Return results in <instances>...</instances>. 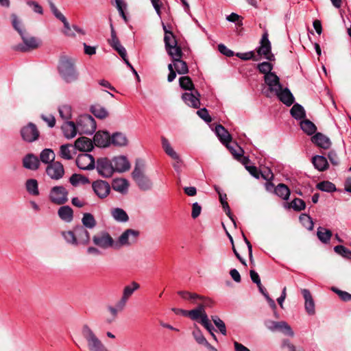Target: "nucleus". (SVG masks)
<instances>
[{
  "mask_svg": "<svg viewBox=\"0 0 351 351\" xmlns=\"http://www.w3.org/2000/svg\"><path fill=\"white\" fill-rule=\"evenodd\" d=\"M145 163L141 159H136L134 169L132 173V178L138 186L143 191L151 189L152 182L144 173Z\"/></svg>",
  "mask_w": 351,
  "mask_h": 351,
  "instance_id": "obj_1",
  "label": "nucleus"
},
{
  "mask_svg": "<svg viewBox=\"0 0 351 351\" xmlns=\"http://www.w3.org/2000/svg\"><path fill=\"white\" fill-rule=\"evenodd\" d=\"M211 303L212 302L210 300L204 301V304L198 305L197 308L188 311L187 315L192 320L197 321L199 319V322L207 330L214 329L205 311V307L209 306Z\"/></svg>",
  "mask_w": 351,
  "mask_h": 351,
  "instance_id": "obj_2",
  "label": "nucleus"
},
{
  "mask_svg": "<svg viewBox=\"0 0 351 351\" xmlns=\"http://www.w3.org/2000/svg\"><path fill=\"white\" fill-rule=\"evenodd\" d=\"M58 71L61 77L66 82H72L77 79V73L75 69L74 60L68 58H62L60 60Z\"/></svg>",
  "mask_w": 351,
  "mask_h": 351,
  "instance_id": "obj_3",
  "label": "nucleus"
},
{
  "mask_svg": "<svg viewBox=\"0 0 351 351\" xmlns=\"http://www.w3.org/2000/svg\"><path fill=\"white\" fill-rule=\"evenodd\" d=\"M82 333L90 351H109L88 325L82 327Z\"/></svg>",
  "mask_w": 351,
  "mask_h": 351,
  "instance_id": "obj_4",
  "label": "nucleus"
},
{
  "mask_svg": "<svg viewBox=\"0 0 351 351\" xmlns=\"http://www.w3.org/2000/svg\"><path fill=\"white\" fill-rule=\"evenodd\" d=\"M96 128L94 118L89 114L80 115L77 120V128L80 134H92L95 132Z\"/></svg>",
  "mask_w": 351,
  "mask_h": 351,
  "instance_id": "obj_5",
  "label": "nucleus"
},
{
  "mask_svg": "<svg viewBox=\"0 0 351 351\" xmlns=\"http://www.w3.org/2000/svg\"><path fill=\"white\" fill-rule=\"evenodd\" d=\"M139 236V232L133 229L125 230L115 241V249L123 246H130L135 243Z\"/></svg>",
  "mask_w": 351,
  "mask_h": 351,
  "instance_id": "obj_6",
  "label": "nucleus"
},
{
  "mask_svg": "<svg viewBox=\"0 0 351 351\" xmlns=\"http://www.w3.org/2000/svg\"><path fill=\"white\" fill-rule=\"evenodd\" d=\"M68 193V191L63 186H56L50 190L49 199L57 205H62L67 202Z\"/></svg>",
  "mask_w": 351,
  "mask_h": 351,
  "instance_id": "obj_7",
  "label": "nucleus"
},
{
  "mask_svg": "<svg viewBox=\"0 0 351 351\" xmlns=\"http://www.w3.org/2000/svg\"><path fill=\"white\" fill-rule=\"evenodd\" d=\"M271 45L268 38L267 32H265L260 41V46L256 49L257 53L269 61L275 60L274 55L271 53Z\"/></svg>",
  "mask_w": 351,
  "mask_h": 351,
  "instance_id": "obj_8",
  "label": "nucleus"
},
{
  "mask_svg": "<svg viewBox=\"0 0 351 351\" xmlns=\"http://www.w3.org/2000/svg\"><path fill=\"white\" fill-rule=\"evenodd\" d=\"M265 84L268 86V90L265 92V95L267 97H271L276 93L282 87L280 83L279 77L276 73H269L264 76Z\"/></svg>",
  "mask_w": 351,
  "mask_h": 351,
  "instance_id": "obj_9",
  "label": "nucleus"
},
{
  "mask_svg": "<svg viewBox=\"0 0 351 351\" xmlns=\"http://www.w3.org/2000/svg\"><path fill=\"white\" fill-rule=\"evenodd\" d=\"M93 243L102 248L108 249L113 247L115 249V241L107 232H101L93 237Z\"/></svg>",
  "mask_w": 351,
  "mask_h": 351,
  "instance_id": "obj_10",
  "label": "nucleus"
},
{
  "mask_svg": "<svg viewBox=\"0 0 351 351\" xmlns=\"http://www.w3.org/2000/svg\"><path fill=\"white\" fill-rule=\"evenodd\" d=\"M21 135L23 141L32 143L38 139L40 132L35 124L29 123L21 129Z\"/></svg>",
  "mask_w": 351,
  "mask_h": 351,
  "instance_id": "obj_11",
  "label": "nucleus"
},
{
  "mask_svg": "<svg viewBox=\"0 0 351 351\" xmlns=\"http://www.w3.org/2000/svg\"><path fill=\"white\" fill-rule=\"evenodd\" d=\"M96 169L98 173L104 178H110L114 172L113 165L107 158H98Z\"/></svg>",
  "mask_w": 351,
  "mask_h": 351,
  "instance_id": "obj_12",
  "label": "nucleus"
},
{
  "mask_svg": "<svg viewBox=\"0 0 351 351\" xmlns=\"http://www.w3.org/2000/svg\"><path fill=\"white\" fill-rule=\"evenodd\" d=\"M23 45L17 46V49L21 51H27L37 49L40 45V41L34 36H29L27 32L21 36Z\"/></svg>",
  "mask_w": 351,
  "mask_h": 351,
  "instance_id": "obj_13",
  "label": "nucleus"
},
{
  "mask_svg": "<svg viewBox=\"0 0 351 351\" xmlns=\"http://www.w3.org/2000/svg\"><path fill=\"white\" fill-rule=\"evenodd\" d=\"M47 175L52 180H58L64 175L63 165L59 161H54L47 165L46 168Z\"/></svg>",
  "mask_w": 351,
  "mask_h": 351,
  "instance_id": "obj_14",
  "label": "nucleus"
},
{
  "mask_svg": "<svg viewBox=\"0 0 351 351\" xmlns=\"http://www.w3.org/2000/svg\"><path fill=\"white\" fill-rule=\"evenodd\" d=\"M75 163L82 170H92L95 167V161L90 154L84 153L77 156Z\"/></svg>",
  "mask_w": 351,
  "mask_h": 351,
  "instance_id": "obj_15",
  "label": "nucleus"
},
{
  "mask_svg": "<svg viewBox=\"0 0 351 351\" xmlns=\"http://www.w3.org/2000/svg\"><path fill=\"white\" fill-rule=\"evenodd\" d=\"M92 188L95 195L100 199L106 198L110 192V184L101 180L94 181L92 183Z\"/></svg>",
  "mask_w": 351,
  "mask_h": 351,
  "instance_id": "obj_16",
  "label": "nucleus"
},
{
  "mask_svg": "<svg viewBox=\"0 0 351 351\" xmlns=\"http://www.w3.org/2000/svg\"><path fill=\"white\" fill-rule=\"evenodd\" d=\"M200 94L197 90H194L191 93H184L182 95V99L184 103L193 108H199L200 106Z\"/></svg>",
  "mask_w": 351,
  "mask_h": 351,
  "instance_id": "obj_17",
  "label": "nucleus"
},
{
  "mask_svg": "<svg viewBox=\"0 0 351 351\" xmlns=\"http://www.w3.org/2000/svg\"><path fill=\"white\" fill-rule=\"evenodd\" d=\"M267 327L271 331L279 330L290 337L294 335L291 326L285 322L269 321L267 323Z\"/></svg>",
  "mask_w": 351,
  "mask_h": 351,
  "instance_id": "obj_18",
  "label": "nucleus"
},
{
  "mask_svg": "<svg viewBox=\"0 0 351 351\" xmlns=\"http://www.w3.org/2000/svg\"><path fill=\"white\" fill-rule=\"evenodd\" d=\"M93 141L96 146L106 147L111 143V137L108 132L99 131L95 134Z\"/></svg>",
  "mask_w": 351,
  "mask_h": 351,
  "instance_id": "obj_19",
  "label": "nucleus"
},
{
  "mask_svg": "<svg viewBox=\"0 0 351 351\" xmlns=\"http://www.w3.org/2000/svg\"><path fill=\"white\" fill-rule=\"evenodd\" d=\"M74 146L75 149H78L80 152H90L93 148V142L91 139L87 137H80L78 138L74 143Z\"/></svg>",
  "mask_w": 351,
  "mask_h": 351,
  "instance_id": "obj_20",
  "label": "nucleus"
},
{
  "mask_svg": "<svg viewBox=\"0 0 351 351\" xmlns=\"http://www.w3.org/2000/svg\"><path fill=\"white\" fill-rule=\"evenodd\" d=\"M113 167L114 171L124 172L128 171L130 167V164L127 158L123 156L114 157L113 158Z\"/></svg>",
  "mask_w": 351,
  "mask_h": 351,
  "instance_id": "obj_21",
  "label": "nucleus"
},
{
  "mask_svg": "<svg viewBox=\"0 0 351 351\" xmlns=\"http://www.w3.org/2000/svg\"><path fill=\"white\" fill-rule=\"evenodd\" d=\"M274 95L278 97L280 101L287 106H291L294 102V97L287 88H282V87L280 90Z\"/></svg>",
  "mask_w": 351,
  "mask_h": 351,
  "instance_id": "obj_22",
  "label": "nucleus"
},
{
  "mask_svg": "<svg viewBox=\"0 0 351 351\" xmlns=\"http://www.w3.org/2000/svg\"><path fill=\"white\" fill-rule=\"evenodd\" d=\"M139 288V284L136 282H132L130 285L125 286L123 290L121 298L119 300L121 303L126 306L129 298L132 295L134 292L138 290Z\"/></svg>",
  "mask_w": 351,
  "mask_h": 351,
  "instance_id": "obj_23",
  "label": "nucleus"
},
{
  "mask_svg": "<svg viewBox=\"0 0 351 351\" xmlns=\"http://www.w3.org/2000/svg\"><path fill=\"white\" fill-rule=\"evenodd\" d=\"M301 291H302L303 297L305 300L304 306H305L306 311L309 315H314L315 314V303H314V300L313 299L311 292L306 289H302Z\"/></svg>",
  "mask_w": 351,
  "mask_h": 351,
  "instance_id": "obj_24",
  "label": "nucleus"
},
{
  "mask_svg": "<svg viewBox=\"0 0 351 351\" xmlns=\"http://www.w3.org/2000/svg\"><path fill=\"white\" fill-rule=\"evenodd\" d=\"M77 245H86L90 241V234L84 226H77L75 228Z\"/></svg>",
  "mask_w": 351,
  "mask_h": 351,
  "instance_id": "obj_25",
  "label": "nucleus"
},
{
  "mask_svg": "<svg viewBox=\"0 0 351 351\" xmlns=\"http://www.w3.org/2000/svg\"><path fill=\"white\" fill-rule=\"evenodd\" d=\"M61 128L64 136L69 139L75 137L78 132L77 125L73 121L64 122Z\"/></svg>",
  "mask_w": 351,
  "mask_h": 351,
  "instance_id": "obj_26",
  "label": "nucleus"
},
{
  "mask_svg": "<svg viewBox=\"0 0 351 351\" xmlns=\"http://www.w3.org/2000/svg\"><path fill=\"white\" fill-rule=\"evenodd\" d=\"M311 141L318 147L325 149H328L331 145L330 139L326 136L319 132L316 133L313 136Z\"/></svg>",
  "mask_w": 351,
  "mask_h": 351,
  "instance_id": "obj_27",
  "label": "nucleus"
},
{
  "mask_svg": "<svg viewBox=\"0 0 351 351\" xmlns=\"http://www.w3.org/2000/svg\"><path fill=\"white\" fill-rule=\"evenodd\" d=\"M23 163L25 168L31 170H36L40 165V161L38 157L32 154H27L23 158Z\"/></svg>",
  "mask_w": 351,
  "mask_h": 351,
  "instance_id": "obj_28",
  "label": "nucleus"
},
{
  "mask_svg": "<svg viewBox=\"0 0 351 351\" xmlns=\"http://www.w3.org/2000/svg\"><path fill=\"white\" fill-rule=\"evenodd\" d=\"M215 133L223 144L231 143L232 136L223 125H217L215 127Z\"/></svg>",
  "mask_w": 351,
  "mask_h": 351,
  "instance_id": "obj_29",
  "label": "nucleus"
},
{
  "mask_svg": "<svg viewBox=\"0 0 351 351\" xmlns=\"http://www.w3.org/2000/svg\"><path fill=\"white\" fill-rule=\"evenodd\" d=\"M59 217L64 221L69 223L73 219V209L69 206H63L59 208L58 210Z\"/></svg>",
  "mask_w": 351,
  "mask_h": 351,
  "instance_id": "obj_30",
  "label": "nucleus"
},
{
  "mask_svg": "<svg viewBox=\"0 0 351 351\" xmlns=\"http://www.w3.org/2000/svg\"><path fill=\"white\" fill-rule=\"evenodd\" d=\"M162 146L165 152L173 160H180L179 154L171 147L169 141L164 136L161 137Z\"/></svg>",
  "mask_w": 351,
  "mask_h": 351,
  "instance_id": "obj_31",
  "label": "nucleus"
},
{
  "mask_svg": "<svg viewBox=\"0 0 351 351\" xmlns=\"http://www.w3.org/2000/svg\"><path fill=\"white\" fill-rule=\"evenodd\" d=\"M112 189L117 192L125 193L128 191L129 183L123 178H117L112 181Z\"/></svg>",
  "mask_w": 351,
  "mask_h": 351,
  "instance_id": "obj_32",
  "label": "nucleus"
},
{
  "mask_svg": "<svg viewBox=\"0 0 351 351\" xmlns=\"http://www.w3.org/2000/svg\"><path fill=\"white\" fill-rule=\"evenodd\" d=\"M111 215L113 219L119 222H127L129 220V217L126 212L120 208H115L111 210Z\"/></svg>",
  "mask_w": 351,
  "mask_h": 351,
  "instance_id": "obj_33",
  "label": "nucleus"
},
{
  "mask_svg": "<svg viewBox=\"0 0 351 351\" xmlns=\"http://www.w3.org/2000/svg\"><path fill=\"white\" fill-rule=\"evenodd\" d=\"M312 162L317 170L320 171H325L328 166L327 160L322 156H315L312 158Z\"/></svg>",
  "mask_w": 351,
  "mask_h": 351,
  "instance_id": "obj_34",
  "label": "nucleus"
},
{
  "mask_svg": "<svg viewBox=\"0 0 351 351\" xmlns=\"http://www.w3.org/2000/svg\"><path fill=\"white\" fill-rule=\"evenodd\" d=\"M317 236L320 241L328 243L332 236V233L330 230L319 226L317 228Z\"/></svg>",
  "mask_w": 351,
  "mask_h": 351,
  "instance_id": "obj_35",
  "label": "nucleus"
},
{
  "mask_svg": "<svg viewBox=\"0 0 351 351\" xmlns=\"http://www.w3.org/2000/svg\"><path fill=\"white\" fill-rule=\"evenodd\" d=\"M55 157V153L51 149H45L41 152L40 154V160L43 163L48 165L54 162Z\"/></svg>",
  "mask_w": 351,
  "mask_h": 351,
  "instance_id": "obj_36",
  "label": "nucleus"
},
{
  "mask_svg": "<svg viewBox=\"0 0 351 351\" xmlns=\"http://www.w3.org/2000/svg\"><path fill=\"white\" fill-rule=\"evenodd\" d=\"M111 143L116 146H125L128 144V139L123 133L116 132L111 136Z\"/></svg>",
  "mask_w": 351,
  "mask_h": 351,
  "instance_id": "obj_37",
  "label": "nucleus"
},
{
  "mask_svg": "<svg viewBox=\"0 0 351 351\" xmlns=\"http://www.w3.org/2000/svg\"><path fill=\"white\" fill-rule=\"evenodd\" d=\"M168 55L171 56L172 61H178L179 59H181L182 57V51L181 48L178 45V43L176 45H173L166 49Z\"/></svg>",
  "mask_w": 351,
  "mask_h": 351,
  "instance_id": "obj_38",
  "label": "nucleus"
},
{
  "mask_svg": "<svg viewBox=\"0 0 351 351\" xmlns=\"http://www.w3.org/2000/svg\"><path fill=\"white\" fill-rule=\"evenodd\" d=\"M290 113L291 116L297 120H300L306 117L304 108L298 104H295L293 106L290 110Z\"/></svg>",
  "mask_w": 351,
  "mask_h": 351,
  "instance_id": "obj_39",
  "label": "nucleus"
},
{
  "mask_svg": "<svg viewBox=\"0 0 351 351\" xmlns=\"http://www.w3.org/2000/svg\"><path fill=\"white\" fill-rule=\"evenodd\" d=\"M91 112L99 119L106 118L108 112L107 110L100 104H95L90 107Z\"/></svg>",
  "mask_w": 351,
  "mask_h": 351,
  "instance_id": "obj_40",
  "label": "nucleus"
},
{
  "mask_svg": "<svg viewBox=\"0 0 351 351\" xmlns=\"http://www.w3.org/2000/svg\"><path fill=\"white\" fill-rule=\"evenodd\" d=\"M274 192L278 197L285 200L288 199L290 195L289 189L284 184H279L274 189Z\"/></svg>",
  "mask_w": 351,
  "mask_h": 351,
  "instance_id": "obj_41",
  "label": "nucleus"
},
{
  "mask_svg": "<svg viewBox=\"0 0 351 351\" xmlns=\"http://www.w3.org/2000/svg\"><path fill=\"white\" fill-rule=\"evenodd\" d=\"M300 128L308 135L313 134L317 130L315 125L308 119L301 121Z\"/></svg>",
  "mask_w": 351,
  "mask_h": 351,
  "instance_id": "obj_42",
  "label": "nucleus"
},
{
  "mask_svg": "<svg viewBox=\"0 0 351 351\" xmlns=\"http://www.w3.org/2000/svg\"><path fill=\"white\" fill-rule=\"evenodd\" d=\"M69 182L73 186H75L80 184H86L90 183V180L87 177L77 173H74L70 177Z\"/></svg>",
  "mask_w": 351,
  "mask_h": 351,
  "instance_id": "obj_43",
  "label": "nucleus"
},
{
  "mask_svg": "<svg viewBox=\"0 0 351 351\" xmlns=\"http://www.w3.org/2000/svg\"><path fill=\"white\" fill-rule=\"evenodd\" d=\"M225 145L236 159H239L243 156L244 153L243 149L236 143H234L233 144L229 143Z\"/></svg>",
  "mask_w": 351,
  "mask_h": 351,
  "instance_id": "obj_44",
  "label": "nucleus"
},
{
  "mask_svg": "<svg viewBox=\"0 0 351 351\" xmlns=\"http://www.w3.org/2000/svg\"><path fill=\"white\" fill-rule=\"evenodd\" d=\"M193 337L198 344L204 346L208 341L206 339L204 336L203 335L200 329L197 327V326L195 324L193 326V330L192 332Z\"/></svg>",
  "mask_w": 351,
  "mask_h": 351,
  "instance_id": "obj_45",
  "label": "nucleus"
},
{
  "mask_svg": "<svg viewBox=\"0 0 351 351\" xmlns=\"http://www.w3.org/2000/svg\"><path fill=\"white\" fill-rule=\"evenodd\" d=\"M174 68L179 75H184L189 73V68L186 62L179 59L178 61H173Z\"/></svg>",
  "mask_w": 351,
  "mask_h": 351,
  "instance_id": "obj_46",
  "label": "nucleus"
},
{
  "mask_svg": "<svg viewBox=\"0 0 351 351\" xmlns=\"http://www.w3.org/2000/svg\"><path fill=\"white\" fill-rule=\"evenodd\" d=\"M12 19V24L14 27V29L17 31V32L21 36L23 34H24L26 31L23 28V23L21 19H19V17L15 14H12L11 15Z\"/></svg>",
  "mask_w": 351,
  "mask_h": 351,
  "instance_id": "obj_47",
  "label": "nucleus"
},
{
  "mask_svg": "<svg viewBox=\"0 0 351 351\" xmlns=\"http://www.w3.org/2000/svg\"><path fill=\"white\" fill-rule=\"evenodd\" d=\"M26 189L29 193L33 195H38L39 191L38 187V182L35 179H29L26 182Z\"/></svg>",
  "mask_w": 351,
  "mask_h": 351,
  "instance_id": "obj_48",
  "label": "nucleus"
},
{
  "mask_svg": "<svg viewBox=\"0 0 351 351\" xmlns=\"http://www.w3.org/2000/svg\"><path fill=\"white\" fill-rule=\"evenodd\" d=\"M178 293L184 300H188L191 301L192 302H195V300L199 299L204 301H207L208 300H205L202 296L195 293H191L188 291H180L178 292Z\"/></svg>",
  "mask_w": 351,
  "mask_h": 351,
  "instance_id": "obj_49",
  "label": "nucleus"
},
{
  "mask_svg": "<svg viewBox=\"0 0 351 351\" xmlns=\"http://www.w3.org/2000/svg\"><path fill=\"white\" fill-rule=\"evenodd\" d=\"M317 189L324 192L331 193L337 190L335 185L330 181H322L317 184Z\"/></svg>",
  "mask_w": 351,
  "mask_h": 351,
  "instance_id": "obj_50",
  "label": "nucleus"
},
{
  "mask_svg": "<svg viewBox=\"0 0 351 351\" xmlns=\"http://www.w3.org/2000/svg\"><path fill=\"white\" fill-rule=\"evenodd\" d=\"M58 112L60 117L64 120H66L68 121L71 118L72 110L69 105L65 104L60 106Z\"/></svg>",
  "mask_w": 351,
  "mask_h": 351,
  "instance_id": "obj_51",
  "label": "nucleus"
},
{
  "mask_svg": "<svg viewBox=\"0 0 351 351\" xmlns=\"http://www.w3.org/2000/svg\"><path fill=\"white\" fill-rule=\"evenodd\" d=\"M179 84L182 89L187 90H194V84L189 76L180 77Z\"/></svg>",
  "mask_w": 351,
  "mask_h": 351,
  "instance_id": "obj_52",
  "label": "nucleus"
},
{
  "mask_svg": "<svg viewBox=\"0 0 351 351\" xmlns=\"http://www.w3.org/2000/svg\"><path fill=\"white\" fill-rule=\"evenodd\" d=\"M84 226L88 228H93L96 226V221L93 215L90 213H84L82 219Z\"/></svg>",
  "mask_w": 351,
  "mask_h": 351,
  "instance_id": "obj_53",
  "label": "nucleus"
},
{
  "mask_svg": "<svg viewBox=\"0 0 351 351\" xmlns=\"http://www.w3.org/2000/svg\"><path fill=\"white\" fill-rule=\"evenodd\" d=\"M71 145L69 144L62 145L60 147V156L64 160H71L73 158Z\"/></svg>",
  "mask_w": 351,
  "mask_h": 351,
  "instance_id": "obj_54",
  "label": "nucleus"
},
{
  "mask_svg": "<svg viewBox=\"0 0 351 351\" xmlns=\"http://www.w3.org/2000/svg\"><path fill=\"white\" fill-rule=\"evenodd\" d=\"M300 221L307 230H313L314 223L313 221V219L309 215L306 214H302L300 216Z\"/></svg>",
  "mask_w": 351,
  "mask_h": 351,
  "instance_id": "obj_55",
  "label": "nucleus"
},
{
  "mask_svg": "<svg viewBox=\"0 0 351 351\" xmlns=\"http://www.w3.org/2000/svg\"><path fill=\"white\" fill-rule=\"evenodd\" d=\"M165 49L176 45L178 43L173 32H166L164 36Z\"/></svg>",
  "mask_w": 351,
  "mask_h": 351,
  "instance_id": "obj_56",
  "label": "nucleus"
},
{
  "mask_svg": "<svg viewBox=\"0 0 351 351\" xmlns=\"http://www.w3.org/2000/svg\"><path fill=\"white\" fill-rule=\"evenodd\" d=\"M258 69L261 73L267 75L269 73H274L271 72L273 69V65L268 62H263L258 64Z\"/></svg>",
  "mask_w": 351,
  "mask_h": 351,
  "instance_id": "obj_57",
  "label": "nucleus"
},
{
  "mask_svg": "<svg viewBox=\"0 0 351 351\" xmlns=\"http://www.w3.org/2000/svg\"><path fill=\"white\" fill-rule=\"evenodd\" d=\"M110 29H111V38L108 40V42H109V44L110 45V46L114 49L121 46V45L119 42V38H117V36L116 35L115 30L112 24L110 25Z\"/></svg>",
  "mask_w": 351,
  "mask_h": 351,
  "instance_id": "obj_58",
  "label": "nucleus"
},
{
  "mask_svg": "<svg viewBox=\"0 0 351 351\" xmlns=\"http://www.w3.org/2000/svg\"><path fill=\"white\" fill-rule=\"evenodd\" d=\"M62 236L64 237V239L66 241L67 243L75 245H77V241L75 230L63 232Z\"/></svg>",
  "mask_w": 351,
  "mask_h": 351,
  "instance_id": "obj_59",
  "label": "nucleus"
},
{
  "mask_svg": "<svg viewBox=\"0 0 351 351\" xmlns=\"http://www.w3.org/2000/svg\"><path fill=\"white\" fill-rule=\"evenodd\" d=\"M334 250L338 254H340L343 257L351 259V251L345 247L343 245H337L334 247Z\"/></svg>",
  "mask_w": 351,
  "mask_h": 351,
  "instance_id": "obj_60",
  "label": "nucleus"
},
{
  "mask_svg": "<svg viewBox=\"0 0 351 351\" xmlns=\"http://www.w3.org/2000/svg\"><path fill=\"white\" fill-rule=\"evenodd\" d=\"M125 307V305L121 303V302L119 300L116 304L114 306H110L108 307V309L110 314L114 317H116L118 313L122 311Z\"/></svg>",
  "mask_w": 351,
  "mask_h": 351,
  "instance_id": "obj_61",
  "label": "nucleus"
},
{
  "mask_svg": "<svg viewBox=\"0 0 351 351\" xmlns=\"http://www.w3.org/2000/svg\"><path fill=\"white\" fill-rule=\"evenodd\" d=\"M212 320L215 325L219 328L220 332L226 335V328L225 323L217 316H212Z\"/></svg>",
  "mask_w": 351,
  "mask_h": 351,
  "instance_id": "obj_62",
  "label": "nucleus"
},
{
  "mask_svg": "<svg viewBox=\"0 0 351 351\" xmlns=\"http://www.w3.org/2000/svg\"><path fill=\"white\" fill-rule=\"evenodd\" d=\"M291 206L293 208V210L296 211H301L302 210H304L306 208V204L305 202L300 199V198H295L291 202Z\"/></svg>",
  "mask_w": 351,
  "mask_h": 351,
  "instance_id": "obj_63",
  "label": "nucleus"
},
{
  "mask_svg": "<svg viewBox=\"0 0 351 351\" xmlns=\"http://www.w3.org/2000/svg\"><path fill=\"white\" fill-rule=\"evenodd\" d=\"M332 291L336 293L343 301L348 302L351 300L350 293L344 291H341L335 287H332Z\"/></svg>",
  "mask_w": 351,
  "mask_h": 351,
  "instance_id": "obj_64",
  "label": "nucleus"
}]
</instances>
